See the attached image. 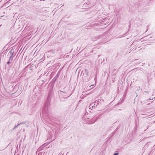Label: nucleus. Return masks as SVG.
I'll list each match as a JSON object with an SVG mask.
<instances>
[{
	"mask_svg": "<svg viewBox=\"0 0 155 155\" xmlns=\"http://www.w3.org/2000/svg\"><path fill=\"white\" fill-rule=\"evenodd\" d=\"M96 102H95L94 103H91L89 107H90V108H95L96 106H97V105L98 104L97 103V104H96Z\"/></svg>",
	"mask_w": 155,
	"mask_h": 155,
	"instance_id": "nucleus-1",
	"label": "nucleus"
},
{
	"mask_svg": "<svg viewBox=\"0 0 155 155\" xmlns=\"http://www.w3.org/2000/svg\"><path fill=\"white\" fill-rule=\"evenodd\" d=\"M85 71L86 74L87 75V74L88 73V71L87 69H85Z\"/></svg>",
	"mask_w": 155,
	"mask_h": 155,
	"instance_id": "nucleus-2",
	"label": "nucleus"
},
{
	"mask_svg": "<svg viewBox=\"0 0 155 155\" xmlns=\"http://www.w3.org/2000/svg\"><path fill=\"white\" fill-rule=\"evenodd\" d=\"M118 153H116L114 154V155H118Z\"/></svg>",
	"mask_w": 155,
	"mask_h": 155,
	"instance_id": "nucleus-3",
	"label": "nucleus"
},
{
	"mask_svg": "<svg viewBox=\"0 0 155 155\" xmlns=\"http://www.w3.org/2000/svg\"><path fill=\"white\" fill-rule=\"evenodd\" d=\"M10 63V61H9L7 62L8 64H9Z\"/></svg>",
	"mask_w": 155,
	"mask_h": 155,
	"instance_id": "nucleus-4",
	"label": "nucleus"
},
{
	"mask_svg": "<svg viewBox=\"0 0 155 155\" xmlns=\"http://www.w3.org/2000/svg\"><path fill=\"white\" fill-rule=\"evenodd\" d=\"M94 85H92L91 86H90V87H91V86H93Z\"/></svg>",
	"mask_w": 155,
	"mask_h": 155,
	"instance_id": "nucleus-5",
	"label": "nucleus"
}]
</instances>
